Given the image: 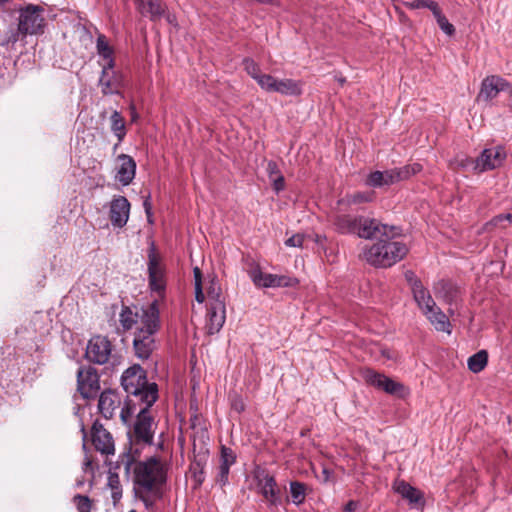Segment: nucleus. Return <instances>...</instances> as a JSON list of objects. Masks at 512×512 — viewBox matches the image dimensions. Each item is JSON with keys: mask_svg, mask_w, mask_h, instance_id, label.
<instances>
[{"mask_svg": "<svg viewBox=\"0 0 512 512\" xmlns=\"http://www.w3.org/2000/svg\"><path fill=\"white\" fill-rule=\"evenodd\" d=\"M304 236L301 234H296L291 236L285 241V244L289 247H302L304 242Z\"/></svg>", "mask_w": 512, "mask_h": 512, "instance_id": "a18cd8bd", "label": "nucleus"}, {"mask_svg": "<svg viewBox=\"0 0 512 512\" xmlns=\"http://www.w3.org/2000/svg\"><path fill=\"white\" fill-rule=\"evenodd\" d=\"M236 462V455L232 449L222 446L220 453V463L218 467V473L216 476V482L220 486H224L228 483V476L230 467Z\"/></svg>", "mask_w": 512, "mask_h": 512, "instance_id": "393cba45", "label": "nucleus"}, {"mask_svg": "<svg viewBox=\"0 0 512 512\" xmlns=\"http://www.w3.org/2000/svg\"><path fill=\"white\" fill-rule=\"evenodd\" d=\"M357 507L358 503L356 501L351 500L345 505L344 510L346 512H354L357 509Z\"/></svg>", "mask_w": 512, "mask_h": 512, "instance_id": "3c124183", "label": "nucleus"}, {"mask_svg": "<svg viewBox=\"0 0 512 512\" xmlns=\"http://www.w3.org/2000/svg\"><path fill=\"white\" fill-rule=\"evenodd\" d=\"M123 389L132 396L125 407L120 410L123 423L127 424L135 413L136 404H146L151 407L158 397V389L155 383H148L146 373L140 365H133L126 369L121 377Z\"/></svg>", "mask_w": 512, "mask_h": 512, "instance_id": "f03ea898", "label": "nucleus"}, {"mask_svg": "<svg viewBox=\"0 0 512 512\" xmlns=\"http://www.w3.org/2000/svg\"><path fill=\"white\" fill-rule=\"evenodd\" d=\"M410 177L408 168H396L386 170L384 172L375 171L368 175L366 179V185L369 187H382L392 185L398 181L407 179Z\"/></svg>", "mask_w": 512, "mask_h": 512, "instance_id": "ddd939ff", "label": "nucleus"}, {"mask_svg": "<svg viewBox=\"0 0 512 512\" xmlns=\"http://www.w3.org/2000/svg\"><path fill=\"white\" fill-rule=\"evenodd\" d=\"M507 158V152L502 146L484 149L476 158L477 173L494 170L503 166Z\"/></svg>", "mask_w": 512, "mask_h": 512, "instance_id": "9b49d317", "label": "nucleus"}, {"mask_svg": "<svg viewBox=\"0 0 512 512\" xmlns=\"http://www.w3.org/2000/svg\"><path fill=\"white\" fill-rule=\"evenodd\" d=\"M509 83L502 77L497 75L487 76L481 83V88L477 96L478 101H491L496 98L501 91L509 88Z\"/></svg>", "mask_w": 512, "mask_h": 512, "instance_id": "2eb2a0df", "label": "nucleus"}, {"mask_svg": "<svg viewBox=\"0 0 512 512\" xmlns=\"http://www.w3.org/2000/svg\"><path fill=\"white\" fill-rule=\"evenodd\" d=\"M113 348L108 338L104 336L93 337L86 348V357L89 361L96 364H105L111 358H114Z\"/></svg>", "mask_w": 512, "mask_h": 512, "instance_id": "9d476101", "label": "nucleus"}, {"mask_svg": "<svg viewBox=\"0 0 512 512\" xmlns=\"http://www.w3.org/2000/svg\"><path fill=\"white\" fill-rule=\"evenodd\" d=\"M194 280H195V298L198 303H203L206 299L205 294L203 292L202 286V273L198 267L193 269Z\"/></svg>", "mask_w": 512, "mask_h": 512, "instance_id": "c9c22d12", "label": "nucleus"}, {"mask_svg": "<svg viewBox=\"0 0 512 512\" xmlns=\"http://www.w3.org/2000/svg\"><path fill=\"white\" fill-rule=\"evenodd\" d=\"M92 442L96 450L102 454H114V440L111 434L101 424L94 423L92 427Z\"/></svg>", "mask_w": 512, "mask_h": 512, "instance_id": "4be33fe9", "label": "nucleus"}, {"mask_svg": "<svg viewBox=\"0 0 512 512\" xmlns=\"http://www.w3.org/2000/svg\"><path fill=\"white\" fill-rule=\"evenodd\" d=\"M359 218H352L348 215L339 216L336 219V226L341 233H355L357 232Z\"/></svg>", "mask_w": 512, "mask_h": 512, "instance_id": "473e14b6", "label": "nucleus"}, {"mask_svg": "<svg viewBox=\"0 0 512 512\" xmlns=\"http://www.w3.org/2000/svg\"><path fill=\"white\" fill-rule=\"evenodd\" d=\"M404 168H408L409 169V172H410V176L412 174H415L417 172H419L421 170V165L420 164H413L411 166H405Z\"/></svg>", "mask_w": 512, "mask_h": 512, "instance_id": "864d4df0", "label": "nucleus"}, {"mask_svg": "<svg viewBox=\"0 0 512 512\" xmlns=\"http://www.w3.org/2000/svg\"><path fill=\"white\" fill-rule=\"evenodd\" d=\"M108 486L112 489V497L114 500H117L121 496L120 491V480L117 474L110 473L108 476Z\"/></svg>", "mask_w": 512, "mask_h": 512, "instance_id": "ea45409f", "label": "nucleus"}, {"mask_svg": "<svg viewBox=\"0 0 512 512\" xmlns=\"http://www.w3.org/2000/svg\"><path fill=\"white\" fill-rule=\"evenodd\" d=\"M129 512H137V511H135V510H131V511H129Z\"/></svg>", "mask_w": 512, "mask_h": 512, "instance_id": "0e129e2a", "label": "nucleus"}, {"mask_svg": "<svg viewBox=\"0 0 512 512\" xmlns=\"http://www.w3.org/2000/svg\"><path fill=\"white\" fill-rule=\"evenodd\" d=\"M356 234L361 238L394 237L399 231L394 226L379 223L375 219L359 218Z\"/></svg>", "mask_w": 512, "mask_h": 512, "instance_id": "6e6552de", "label": "nucleus"}, {"mask_svg": "<svg viewBox=\"0 0 512 512\" xmlns=\"http://www.w3.org/2000/svg\"><path fill=\"white\" fill-rule=\"evenodd\" d=\"M138 12L151 20H156L161 17L164 12V7L160 0H135Z\"/></svg>", "mask_w": 512, "mask_h": 512, "instance_id": "a878e982", "label": "nucleus"}, {"mask_svg": "<svg viewBox=\"0 0 512 512\" xmlns=\"http://www.w3.org/2000/svg\"><path fill=\"white\" fill-rule=\"evenodd\" d=\"M447 300H448L449 302L453 301V300H454V295H453V294H451L450 296H447Z\"/></svg>", "mask_w": 512, "mask_h": 512, "instance_id": "680f3d73", "label": "nucleus"}, {"mask_svg": "<svg viewBox=\"0 0 512 512\" xmlns=\"http://www.w3.org/2000/svg\"><path fill=\"white\" fill-rule=\"evenodd\" d=\"M243 65L247 74L257 82L259 77L262 75V71L259 65L250 58L244 59Z\"/></svg>", "mask_w": 512, "mask_h": 512, "instance_id": "4c0bfd02", "label": "nucleus"}, {"mask_svg": "<svg viewBox=\"0 0 512 512\" xmlns=\"http://www.w3.org/2000/svg\"><path fill=\"white\" fill-rule=\"evenodd\" d=\"M74 503L78 512H90L91 501L87 496L77 495L74 497Z\"/></svg>", "mask_w": 512, "mask_h": 512, "instance_id": "79ce46f5", "label": "nucleus"}, {"mask_svg": "<svg viewBox=\"0 0 512 512\" xmlns=\"http://www.w3.org/2000/svg\"><path fill=\"white\" fill-rule=\"evenodd\" d=\"M505 221H508L509 223H512V214H499L495 216L493 219H491L487 224L486 227H500L505 228V225L503 224Z\"/></svg>", "mask_w": 512, "mask_h": 512, "instance_id": "a19ab883", "label": "nucleus"}, {"mask_svg": "<svg viewBox=\"0 0 512 512\" xmlns=\"http://www.w3.org/2000/svg\"><path fill=\"white\" fill-rule=\"evenodd\" d=\"M134 424V435L139 442L150 444L154 435V421L150 416L146 404H141Z\"/></svg>", "mask_w": 512, "mask_h": 512, "instance_id": "4468645a", "label": "nucleus"}, {"mask_svg": "<svg viewBox=\"0 0 512 512\" xmlns=\"http://www.w3.org/2000/svg\"><path fill=\"white\" fill-rule=\"evenodd\" d=\"M382 237L378 242L366 247L363 251L364 259L376 267H390L403 259L407 254V246L400 242Z\"/></svg>", "mask_w": 512, "mask_h": 512, "instance_id": "20e7f679", "label": "nucleus"}, {"mask_svg": "<svg viewBox=\"0 0 512 512\" xmlns=\"http://www.w3.org/2000/svg\"><path fill=\"white\" fill-rule=\"evenodd\" d=\"M266 170L270 180L277 177L278 175H282L280 173L277 163L274 161L268 162Z\"/></svg>", "mask_w": 512, "mask_h": 512, "instance_id": "49530a36", "label": "nucleus"}, {"mask_svg": "<svg viewBox=\"0 0 512 512\" xmlns=\"http://www.w3.org/2000/svg\"><path fill=\"white\" fill-rule=\"evenodd\" d=\"M90 464H91V463H90V461H89V460H86V461L84 462V469H87V468L90 466Z\"/></svg>", "mask_w": 512, "mask_h": 512, "instance_id": "052dcab7", "label": "nucleus"}, {"mask_svg": "<svg viewBox=\"0 0 512 512\" xmlns=\"http://www.w3.org/2000/svg\"><path fill=\"white\" fill-rule=\"evenodd\" d=\"M207 294V305L225 304V298L222 294L221 286L216 277H210L205 286Z\"/></svg>", "mask_w": 512, "mask_h": 512, "instance_id": "c85d7f7f", "label": "nucleus"}, {"mask_svg": "<svg viewBox=\"0 0 512 512\" xmlns=\"http://www.w3.org/2000/svg\"><path fill=\"white\" fill-rule=\"evenodd\" d=\"M373 192H357L353 195L347 197V202L349 204H358L363 202H369L373 199Z\"/></svg>", "mask_w": 512, "mask_h": 512, "instance_id": "58836bf2", "label": "nucleus"}, {"mask_svg": "<svg viewBox=\"0 0 512 512\" xmlns=\"http://www.w3.org/2000/svg\"><path fill=\"white\" fill-rule=\"evenodd\" d=\"M143 205H144L145 212L147 214L148 221L151 223L152 220H151V204H150V201L148 199H146L144 201Z\"/></svg>", "mask_w": 512, "mask_h": 512, "instance_id": "603ef678", "label": "nucleus"}, {"mask_svg": "<svg viewBox=\"0 0 512 512\" xmlns=\"http://www.w3.org/2000/svg\"><path fill=\"white\" fill-rule=\"evenodd\" d=\"M44 26L45 20L41 8L28 5L20 10L18 27L22 36L43 33Z\"/></svg>", "mask_w": 512, "mask_h": 512, "instance_id": "0eeeda50", "label": "nucleus"}, {"mask_svg": "<svg viewBox=\"0 0 512 512\" xmlns=\"http://www.w3.org/2000/svg\"><path fill=\"white\" fill-rule=\"evenodd\" d=\"M147 266L149 287L152 292L157 293L160 298H163L166 290L165 267L153 243L148 250Z\"/></svg>", "mask_w": 512, "mask_h": 512, "instance_id": "423d86ee", "label": "nucleus"}, {"mask_svg": "<svg viewBox=\"0 0 512 512\" xmlns=\"http://www.w3.org/2000/svg\"><path fill=\"white\" fill-rule=\"evenodd\" d=\"M19 35H21V33L19 32V28L17 30H11L5 40L3 41V45H9V44H15L18 40H19Z\"/></svg>", "mask_w": 512, "mask_h": 512, "instance_id": "de8ad7c7", "label": "nucleus"}, {"mask_svg": "<svg viewBox=\"0 0 512 512\" xmlns=\"http://www.w3.org/2000/svg\"><path fill=\"white\" fill-rule=\"evenodd\" d=\"M507 91H509V95H510L509 105L512 107V87L510 85H509V88Z\"/></svg>", "mask_w": 512, "mask_h": 512, "instance_id": "13d9d810", "label": "nucleus"}, {"mask_svg": "<svg viewBox=\"0 0 512 512\" xmlns=\"http://www.w3.org/2000/svg\"><path fill=\"white\" fill-rule=\"evenodd\" d=\"M99 85L104 95L117 94L122 87V75L114 68L102 67Z\"/></svg>", "mask_w": 512, "mask_h": 512, "instance_id": "412c9836", "label": "nucleus"}, {"mask_svg": "<svg viewBox=\"0 0 512 512\" xmlns=\"http://www.w3.org/2000/svg\"><path fill=\"white\" fill-rule=\"evenodd\" d=\"M136 454L137 450L132 453V446H130L129 451L121 455L120 463L127 471L134 464L135 495L144 502L146 507H149L161 497L163 486L167 480L168 463L158 457H150L145 461L137 462Z\"/></svg>", "mask_w": 512, "mask_h": 512, "instance_id": "f257e3e1", "label": "nucleus"}, {"mask_svg": "<svg viewBox=\"0 0 512 512\" xmlns=\"http://www.w3.org/2000/svg\"><path fill=\"white\" fill-rule=\"evenodd\" d=\"M194 476H195V481L197 482L198 485H200L204 480L203 472L200 471L199 473H195Z\"/></svg>", "mask_w": 512, "mask_h": 512, "instance_id": "6e6d98bb", "label": "nucleus"}, {"mask_svg": "<svg viewBox=\"0 0 512 512\" xmlns=\"http://www.w3.org/2000/svg\"><path fill=\"white\" fill-rule=\"evenodd\" d=\"M249 275L252 282L262 288L292 287L298 282L296 278L287 275L264 273L260 268L252 269Z\"/></svg>", "mask_w": 512, "mask_h": 512, "instance_id": "1a4fd4ad", "label": "nucleus"}, {"mask_svg": "<svg viewBox=\"0 0 512 512\" xmlns=\"http://www.w3.org/2000/svg\"><path fill=\"white\" fill-rule=\"evenodd\" d=\"M488 353L485 350H480L468 358L467 365L473 373L481 372L487 365Z\"/></svg>", "mask_w": 512, "mask_h": 512, "instance_id": "7c9ffc66", "label": "nucleus"}, {"mask_svg": "<svg viewBox=\"0 0 512 512\" xmlns=\"http://www.w3.org/2000/svg\"><path fill=\"white\" fill-rule=\"evenodd\" d=\"M323 474H324V479H325V481H327V480L329 479V472H328V470H327V469H324V470H323Z\"/></svg>", "mask_w": 512, "mask_h": 512, "instance_id": "bf43d9fd", "label": "nucleus"}, {"mask_svg": "<svg viewBox=\"0 0 512 512\" xmlns=\"http://www.w3.org/2000/svg\"><path fill=\"white\" fill-rule=\"evenodd\" d=\"M258 486L261 495L269 503V505L277 506L281 503L280 490L273 476L264 474L259 478Z\"/></svg>", "mask_w": 512, "mask_h": 512, "instance_id": "5701e85b", "label": "nucleus"}, {"mask_svg": "<svg viewBox=\"0 0 512 512\" xmlns=\"http://www.w3.org/2000/svg\"><path fill=\"white\" fill-rule=\"evenodd\" d=\"M273 183V188L276 192H279L284 189L285 182L283 175H278L277 177L271 179Z\"/></svg>", "mask_w": 512, "mask_h": 512, "instance_id": "8fccbe9b", "label": "nucleus"}, {"mask_svg": "<svg viewBox=\"0 0 512 512\" xmlns=\"http://www.w3.org/2000/svg\"><path fill=\"white\" fill-rule=\"evenodd\" d=\"M232 409L240 413L245 409V404L241 397L235 396L231 402Z\"/></svg>", "mask_w": 512, "mask_h": 512, "instance_id": "09e8293b", "label": "nucleus"}, {"mask_svg": "<svg viewBox=\"0 0 512 512\" xmlns=\"http://www.w3.org/2000/svg\"><path fill=\"white\" fill-rule=\"evenodd\" d=\"M142 326L134 333L133 347L136 357L148 359L155 349L154 335L160 327L158 300L155 299L145 310Z\"/></svg>", "mask_w": 512, "mask_h": 512, "instance_id": "7ed1b4c3", "label": "nucleus"}, {"mask_svg": "<svg viewBox=\"0 0 512 512\" xmlns=\"http://www.w3.org/2000/svg\"><path fill=\"white\" fill-rule=\"evenodd\" d=\"M382 356L386 359H392V355L388 349H381Z\"/></svg>", "mask_w": 512, "mask_h": 512, "instance_id": "4d7b16f0", "label": "nucleus"}, {"mask_svg": "<svg viewBox=\"0 0 512 512\" xmlns=\"http://www.w3.org/2000/svg\"><path fill=\"white\" fill-rule=\"evenodd\" d=\"M111 130L117 137L118 142H122L126 135L125 121L118 111H114L110 117Z\"/></svg>", "mask_w": 512, "mask_h": 512, "instance_id": "2f4dec72", "label": "nucleus"}, {"mask_svg": "<svg viewBox=\"0 0 512 512\" xmlns=\"http://www.w3.org/2000/svg\"><path fill=\"white\" fill-rule=\"evenodd\" d=\"M130 214V203L124 196L114 197L110 203V221L114 227L122 228L126 225Z\"/></svg>", "mask_w": 512, "mask_h": 512, "instance_id": "f3484780", "label": "nucleus"}, {"mask_svg": "<svg viewBox=\"0 0 512 512\" xmlns=\"http://www.w3.org/2000/svg\"><path fill=\"white\" fill-rule=\"evenodd\" d=\"M121 397L120 395L112 390H107L101 393L99 398V411L107 419L114 416L115 411L120 408Z\"/></svg>", "mask_w": 512, "mask_h": 512, "instance_id": "b1692460", "label": "nucleus"}, {"mask_svg": "<svg viewBox=\"0 0 512 512\" xmlns=\"http://www.w3.org/2000/svg\"><path fill=\"white\" fill-rule=\"evenodd\" d=\"M476 159L463 157L461 159H457V165L461 168L469 171H473L477 173V168L475 166Z\"/></svg>", "mask_w": 512, "mask_h": 512, "instance_id": "c03bdc74", "label": "nucleus"}, {"mask_svg": "<svg viewBox=\"0 0 512 512\" xmlns=\"http://www.w3.org/2000/svg\"><path fill=\"white\" fill-rule=\"evenodd\" d=\"M277 80L278 78L270 74L262 73V75L257 80V84L266 92H275Z\"/></svg>", "mask_w": 512, "mask_h": 512, "instance_id": "e433bc0d", "label": "nucleus"}, {"mask_svg": "<svg viewBox=\"0 0 512 512\" xmlns=\"http://www.w3.org/2000/svg\"><path fill=\"white\" fill-rule=\"evenodd\" d=\"M97 53L100 57L99 64L101 67L114 68V50L109 45L104 35H99L96 43Z\"/></svg>", "mask_w": 512, "mask_h": 512, "instance_id": "bb28decb", "label": "nucleus"}, {"mask_svg": "<svg viewBox=\"0 0 512 512\" xmlns=\"http://www.w3.org/2000/svg\"><path fill=\"white\" fill-rule=\"evenodd\" d=\"M413 296L419 308L437 331L451 333V324L447 316L436 306L435 301L422 284L415 280L412 286Z\"/></svg>", "mask_w": 512, "mask_h": 512, "instance_id": "39448f33", "label": "nucleus"}, {"mask_svg": "<svg viewBox=\"0 0 512 512\" xmlns=\"http://www.w3.org/2000/svg\"><path fill=\"white\" fill-rule=\"evenodd\" d=\"M275 92L285 96H298L302 94V83L293 79H278Z\"/></svg>", "mask_w": 512, "mask_h": 512, "instance_id": "c756f323", "label": "nucleus"}, {"mask_svg": "<svg viewBox=\"0 0 512 512\" xmlns=\"http://www.w3.org/2000/svg\"><path fill=\"white\" fill-rule=\"evenodd\" d=\"M433 16L436 19V22L439 26V28L448 36H452L455 33L454 26L448 21L446 16L442 13L441 9L439 8L437 11H434Z\"/></svg>", "mask_w": 512, "mask_h": 512, "instance_id": "f704fd0d", "label": "nucleus"}, {"mask_svg": "<svg viewBox=\"0 0 512 512\" xmlns=\"http://www.w3.org/2000/svg\"><path fill=\"white\" fill-rule=\"evenodd\" d=\"M362 376L366 383L369 385L383 390L388 394L403 396L404 395V386L399 382L394 381L393 379L387 377L384 374L378 373L373 369H365L362 372Z\"/></svg>", "mask_w": 512, "mask_h": 512, "instance_id": "f8f14e48", "label": "nucleus"}, {"mask_svg": "<svg viewBox=\"0 0 512 512\" xmlns=\"http://www.w3.org/2000/svg\"><path fill=\"white\" fill-rule=\"evenodd\" d=\"M226 320V305L218 304L207 305L206 313V329L208 334L218 333L223 327Z\"/></svg>", "mask_w": 512, "mask_h": 512, "instance_id": "aec40b11", "label": "nucleus"}, {"mask_svg": "<svg viewBox=\"0 0 512 512\" xmlns=\"http://www.w3.org/2000/svg\"><path fill=\"white\" fill-rule=\"evenodd\" d=\"M131 110V120L132 122H135L138 119V113L136 112V108L134 104L130 105Z\"/></svg>", "mask_w": 512, "mask_h": 512, "instance_id": "5fc2aeb1", "label": "nucleus"}, {"mask_svg": "<svg viewBox=\"0 0 512 512\" xmlns=\"http://www.w3.org/2000/svg\"><path fill=\"white\" fill-rule=\"evenodd\" d=\"M411 6L413 8H428L431 10L432 14L440 8L439 5L432 0H416Z\"/></svg>", "mask_w": 512, "mask_h": 512, "instance_id": "37998d69", "label": "nucleus"}, {"mask_svg": "<svg viewBox=\"0 0 512 512\" xmlns=\"http://www.w3.org/2000/svg\"><path fill=\"white\" fill-rule=\"evenodd\" d=\"M258 2H261V3H272V0H257Z\"/></svg>", "mask_w": 512, "mask_h": 512, "instance_id": "e2e57ef3", "label": "nucleus"}, {"mask_svg": "<svg viewBox=\"0 0 512 512\" xmlns=\"http://www.w3.org/2000/svg\"><path fill=\"white\" fill-rule=\"evenodd\" d=\"M115 179L123 186L129 185L135 177L136 162L127 154H120L116 158Z\"/></svg>", "mask_w": 512, "mask_h": 512, "instance_id": "a211bd4d", "label": "nucleus"}, {"mask_svg": "<svg viewBox=\"0 0 512 512\" xmlns=\"http://www.w3.org/2000/svg\"><path fill=\"white\" fill-rule=\"evenodd\" d=\"M78 391L84 398H90L99 389V378L97 373L89 368H80L77 373Z\"/></svg>", "mask_w": 512, "mask_h": 512, "instance_id": "dca6fc26", "label": "nucleus"}, {"mask_svg": "<svg viewBox=\"0 0 512 512\" xmlns=\"http://www.w3.org/2000/svg\"><path fill=\"white\" fill-rule=\"evenodd\" d=\"M145 309H142L141 314L133 312L129 307H124L120 313L119 321L125 330L135 329L138 330L139 326H142V320L144 319Z\"/></svg>", "mask_w": 512, "mask_h": 512, "instance_id": "cd10ccee", "label": "nucleus"}, {"mask_svg": "<svg viewBox=\"0 0 512 512\" xmlns=\"http://www.w3.org/2000/svg\"><path fill=\"white\" fill-rule=\"evenodd\" d=\"M290 494L292 502L300 505L304 502L306 497V487L303 483L293 481L290 483Z\"/></svg>", "mask_w": 512, "mask_h": 512, "instance_id": "72a5a7b5", "label": "nucleus"}, {"mask_svg": "<svg viewBox=\"0 0 512 512\" xmlns=\"http://www.w3.org/2000/svg\"><path fill=\"white\" fill-rule=\"evenodd\" d=\"M393 489L405 499L411 507L421 508L424 506L425 501L423 493L404 480H396L393 484Z\"/></svg>", "mask_w": 512, "mask_h": 512, "instance_id": "6ab92c4d", "label": "nucleus"}]
</instances>
